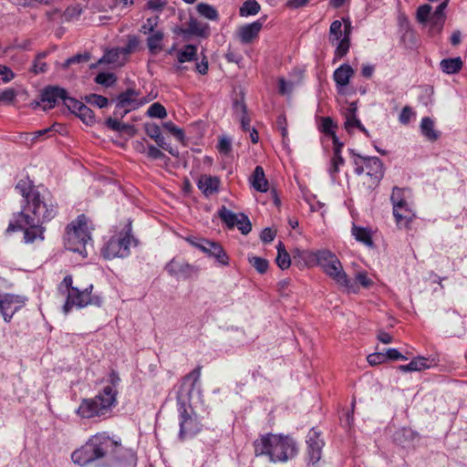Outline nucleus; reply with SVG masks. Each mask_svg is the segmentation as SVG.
I'll return each instance as SVG.
<instances>
[{
	"mask_svg": "<svg viewBox=\"0 0 467 467\" xmlns=\"http://www.w3.org/2000/svg\"><path fill=\"white\" fill-rule=\"evenodd\" d=\"M357 104L355 102H352L348 109V112L346 113V119L344 123V127L347 130L348 132H351L354 128H358L362 123L361 121L357 118Z\"/></svg>",
	"mask_w": 467,
	"mask_h": 467,
	"instance_id": "30",
	"label": "nucleus"
},
{
	"mask_svg": "<svg viewBox=\"0 0 467 467\" xmlns=\"http://www.w3.org/2000/svg\"><path fill=\"white\" fill-rule=\"evenodd\" d=\"M16 95V91L12 88L4 89L0 91V103L11 104L15 101Z\"/></svg>",
	"mask_w": 467,
	"mask_h": 467,
	"instance_id": "50",
	"label": "nucleus"
},
{
	"mask_svg": "<svg viewBox=\"0 0 467 467\" xmlns=\"http://www.w3.org/2000/svg\"><path fill=\"white\" fill-rule=\"evenodd\" d=\"M145 131L146 134L151 139L159 138V135L161 133L160 127L155 123H146Z\"/></svg>",
	"mask_w": 467,
	"mask_h": 467,
	"instance_id": "58",
	"label": "nucleus"
},
{
	"mask_svg": "<svg viewBox=\"0 0 467 467\" xmlns=\"http://www.w3.org/2000/svg\"><path fill=\"white\" fill-rule=\"evenodd\" d=\"M255 456L266 455L272 462H285L298 452L296 441L289 436L267 433L254 441Z\"/></svg>",
	"mask_w": 467,
	"mask_h": 467,
	"instance_id": "4",
	"label": "nucleus"
},
{
	"mask_svg": "<svg viewBox=\"0 0 467 467\" xmlns=\"http://www.w3.org/2000/svg\"><path fill=\"white\" fill-rule=\"evenodd\" d=\"M463 67L462 60L460 57L442 59L440 67L442 72L452 75L460 72Z\"/></svg>",
	"mask_w": 467,
	"mask_h": 467,
	"instance_id": "27",
	"label": "nucleus"
},
{
	"mask_svg": "<svg viewBox=\"0 0 467 467\" xmlns=\"http://www.w3.org/2000/svg\"><path fill=\"white\" fill-rule=\"evenodd\" d=\"M293 82L286 81L285 78H280L278 81L279 93L282 95L290 94L293 90Z\"/></svg>",
	"mask_w": 467,
	"mask_h": 467,
	"instance_id": "57",
	"label": "nucleus"
},
{
	"mask_svg": "<svg viewBox=\"0 0 467 467\" xmlns=\"http://www.w3.org/2000/svg\"><path fill=\"white\" fill-rule=\"evenodd\" d=\"M317 251L296 248L292 251V259L298 267L317 266Z\"/></svg>",
	"mask_w": 467,
	"mask_h": 467,
	"instance_id": "17",
	"label": "nucleus"
},
{
	"mask_svg": "<svg viewBox=\"0 0 467 467\" xmlns=\"http://www.w3.org/2000/svg\"><path fill=\"white\" fill-rule=\"evenodd\" d=\"M184 32L200 37H208L210 35V26L208 24L200 22L195 18H191L188 23V27Z\"/></svg>",
	"mask_w": 467,
	"mask_h": 467,
	"instance_id": "25",
	"label": "nucleus"
},
{
	"mask_svg": "<svg viewBox=\"0 0 467 467\" xmlns=\"http://www.w3.org/2000/svg\"><path fill=\"white\" fill-rule=\"evenodd\" d=\"M431 6L428 4L421 5L417 9V20L419 23L425 24L428 20L431 21Z\"/></svg>",
	"mask_w": 467,
	"mask_h": 467,
	"instance_id": "45",
	"label": "nucleus"
},
{
	"mask_svg": "<svg viewBox=\"0 0 467 467\" xmlns=\"http://www.w3.org/2000/svg\"><path fill=\"white\" fill-rule=\"evenodd\" d=\"M393 216L399 228L410 229V223L416 218L415 211L410 203L393 209Z\"/></svg>",
	"mask_w": 467,
	"mask_h": 467,
	"instance_id": "16",
	"label": "nucleus"
},
{
	"mask_svg": "<svg viewBox=\"0 0 467 467\" xmlns=\"http://www.w3.org/2000/svg\"><path fill=\"white\" fill-rule=\"evenodd\" d=\"M138 45H139V39L137 36H129L127 45L123 48L124 53H126V54L131 53L133 50H135V48L138 47Z\"/></svg>",
	"mask_w": 467,
	"mask_h": 467,
	"instance_id": "63",
	"label": "nucleus"
},
{
	"mask_svg": "<svg viewBox=\"0 0 467 467\" xmlns=\"http://www.w3.org/2000/svg\"><path fill=\"white\" fill-rule=\"evenodd\" d=\"M67 92L66 88L58 86L48 85L45 87L40 93L43 109L46 111L54 109L59 100L64 102Z\"/></svg>",
	"mask_w": 467,
	"mask_h": 467,
	"instance_id": "14",
	"label": "nucleus"
},
{
	"mask_svg": "<svg viewBox=\"0 0 467 467\" xmlns=\"http://www.w3.org/2000/svg\"><path fill=\"white\" fill-rule=\"evenodd\" d=\"M291 255L287 253H278L275 263L282 270L287 269L291 265Z\"/></svg>",
	"mask_w": 467,
	"mask_h": 467,
	"instance_id": "51",
	"label": "nucleus"
},
{
	"mask_svg": "<svg viewBox=\"0 0 467 467\" xmlns=\"http://www.w3.org/2000/svg\"><path fill=\"white\" fill-rule=\"evenodd\" d=\"M260 5L256 0H246L240 7L239 13L241 16H250L258 14Z\"/></svg>",
	"mask_w": 467,
	"mask_h": 467,
	"instance_id": "37",
	"label": "nucleus"
},
{
	"mask_svg": "<svg viewBox=\"0 0 467 467\" xmlns=\"http://www.w3.org/2000/svg\"><path fill=\"white\" fill-rule=\"evenodd\" d=\"M116 80L117 78L115 75L109 72H100L95 78V82L97 84L105 87H111L116 82Z\"/></svg>",
	"mask_w": 467,
	"mask_h": 467,
	"instance_id": "41",
	"label": "nucleus"
},
{
	"mask_svg": "<svg viewBox=\"0 0 467 467\" xmlns=\"http://www.w3.org/2000/svg\"><path fill=\"white\" fill-rule=\"evenodd\" d=\"M308 465H315L319 462L322 456V448L324 441L320 438V433L315 429H311L306 436Z\"/></svg>",
	"mask_w": 467,
	"mask_h": 467,
	"instance_id": "15",
	"label": "nucleus"
},
{
	"mask_svg": "<svg viewBox=\"0 0 467 467\" xmlns=\"http://www.w3.org/2000/svg\"><path fill=\"white\" fill-rule=\"evenodd\" d=\"M264 21L259 19L250 24H246L239 28L238 35L242 43L248 44L255 39L262 27Z\"/></svg>",
	"mask_w": 467,
	"mask_h": 467,
	"instance_id": "21",
	"label": "nucleus"
},
{
	"mask_svg": "<svg viewBox=\"0 0 467 467\" xmlns=\"http://www.w3.org/2000/svg\"><path fill=\"white\" fill-rule=\"evenodd\" d=\"M276 232L273 230L272 228L266 227L265 228L260 235V238L262 242L264 243H270L272 242L275 237Z\"/></svg>",
	"mask_w": 467,
	"mask_h": 467,
	"instance_id": "61",
	"label": "nucleus"
},
{
	"mask_svg": "<svg viewBox=\"0 0 467 467\" xmlns=\"http://www.w3.org/2000/svg\"><path fill=\"white\" fill-rule=\"evenodd\" d=\"M354 70L348 64H343L333 74L334 81L337 87H346L353 76Z\"/></svg>",
	"mask_w": 467,
	"mask_h": 467,
	"instance_id": "23",
	"label": "nucleus"
},
{
	"mask_svg": "<svg viewBox=\"0 0 467 467\" xmlns=\"http://www.w3.org/2000/svg\"><path fill=\"white\" fill-rule=\"evenodd\" d=\"M219 217L221 220L226 224L229 229H233L235 227L237 223V217H240V213L236 214L232 211L226 209V207L223 206L218 212Z\"/></svg>",
	"mask_w": 467,
	"mask_h": 467,
	"instance_id": "35",
	"label": "nucleus"
},
{
	"mask_svg": "<svg viewBox=\"0 0 467 467\" xmlns=\"http://www.w3.org/2000/svg\"><path fill=\"white\" fill-rule=\"evenodd\" d=\"M235 226L244 235L248 234L252 230V224L247 215L241 213L240 217H237V223Z\"/></svg>",
	"mask_w": 467,
	"mask_h": 467,
	"instance_id": "43",
	"label": "nucleus"
},
{
	"mask_svg": "<svg viewBox=\"0 0 467 467\" xmlns=\"http://www.w3.org/2000/svg\"><path fill=\"white\" fill-rule=\"evenodd\" d=\"M91 56L89 52H84L83 54H77L70 57H68L63 67H68L69 66L73 64H79V63H86L90 59Z\"/></svg>",
	"mask_w": 467,
	"mask_h": 467,
	"instance_id": "46",
	"label": "nucleus"
},
{
	"mask_svg": "<svg viewBox=\"0 0 467 467\" xmlns=\"http://www.w3.org/2000/svg\"><path fill=\"white\" fill-rule=\"evenodd\" d=\"M408 192L409 191L407 189L400 188V187H397V186H395L392 189V193H391V196H390V201H391L393 209H395L397 207H400L401 205H405V204L409 203L408 201H407V195H406V193Z\"/></svg>",
	"mask_w": 467,
	"mask_h": 467,
	"instance_id": "34",
	"label": "nucleus"
},
{
	"mask_svg": "<svg viewBox=\"0 0 467 467\" xmlns=\"http://www.w3.org/2000/svg\"><path fill=\"white\" fill-rule=\"evenodd\" d=\"M317 265L337 285L345 287L348 292L357 293L358 287L348 278L338 257L327 249L317 250Z\"/></svg>",
	"mask_w": 467,
	"mask_h": 467,
	"instance_id": "6",
	"label": "nucleus"
},
{
	"mask_svg": "<svg viewBox=\"0 0 467 467\" xmlns=\"http://www.w3.org/2000/svg\"><path fill=\"white\" fill-rule=\"evenodd\" d=\"M449 4V0L441 2L431 16V26L440 30L444 23L445 14L444 11Z\"/></svg>",
	"mask_w": 467,
	"mask_h": 467,
	"instance_id": "31",
	"label": "nucleus"
},
{
	"mask_svg": "<svg viewBox=\"0 0 467 467\" xmlns=\"http://www.w3.org/2000/svg\"><path fill=\"white\" fill-rule=\"evenodd\" d=\"M105 124L109 129L119 132L123 123L119 121L116 118L109 117L106 119Z\"/></svg>",
	"mask_w": 467,
	"mask_h": 467,
	"instance_id": "64",
	"label": "nucleus"
},
{
	"mask_svg": "<svg viewBox=\"0 0 467 467\" xmlns=\"http://www.w3.org/2000/svg\"><path fill=\"white\" fill-rule=\"evenodd\" d=\"M130 231V229H128L125 232H120L119 234L110 237L102 247L101 255L107 260L129 256L130 254V246L131 242L134 241Z\"/></svg>",
	"mask_w": 467,
	"mask_h": 467,
	"instance_id": "11",
	"label": "nucleus"
},
{
	"mask_svg": "<svg viewBox=\"0 0 467 467\" xmlns=\"http://www.w3.org/2000/svg\"><path fill=\"white\" fill-rule=\"evenodd\" d=\"M351 30V22L348 18L343 19V23L339 20L331 23L328 38L330 43L336 46L334 60L340 59L348 54Z\"/></svg>",
	"mask_w": 467,
	"mask_h": 467,
	"instance_id": "9",
	"label": "nucleus"
},
{
	"mask_svg": "<svg viewBox=\"0 0 467 467\" xmlns=\"http://www.w3.org/2000/svg\"><path fill=\"white\" fill-rule=\"evenodd\" d=\"M159 22V16H151L147 18L145 23L141 26L140 32L143 34H150L156 31V26Z\"/></svg>",
	"mask_w": 467,
	"mask_h": 467,
	"instance_id": "49",
	"label": "nucleus"
},
{
	"mask_svg": "<svg viewBox=\"0 0 467 467\" xmlns=\"http://www.w3.org/2000/svg\"><path fill=\"white\" fill-rule=\"evenodd\" d=\"M15 77L16 74L9 67L5 65H0V81L2 83L6 84L13 80Z\"/></svg>",
	"mask_w": 467,
	"mask_h": 467,
	"instance_id": "52",
	"label": "nucleus"
},
{
	"mask_svg": "<svg viewBox=\"0 0 467 467\" xmlns=\"http://www.w3.org/2000/svg\"><path fill=\"white\" fill-rule=\"evenodd\" d=\"M345 163V160L342 157V153L333 152V156L330 160L328 167V172L333 180L336 179L337 174L339 172V169Z\"/></svg>",
	"mask_w": 467,
	"mask_h": 467,
	"instance_id": "36",
	"label": "nucleus"
},
{
	"mask_svg": "<svg viewBox=\"0 0 467 467\" xmlns=\"http://www.w3.org/2000/svg\"><path fill=\"white\" fill-rule=\"evenodd\" d=\"M250 183L257 192H266L268 191V181L265 178L262 166L258 165L254 168V172L250 177Z\"/></svg>",
	"mask_w": 467,
	"mask_h": 467,
	"instance_id": "22",
	"label": "nucleus"
},
{
	"mask_svg": "<svg viewBox=\"0 0 467 467\" xmlns=\"http://www.w3.org/2000/svg\"><path fill=\"white\" fill-rule=\"evenodd\" d=\"M420 128L421 134L429 141H435L440 137V132L434 129V121L430 117L421 119Z\"/></svg>",
	"mask_w": 467,
	"mask_h": 467,
	"instance_id": "26",
	"label": "nucleus"
},
{
	"mask_svg": "<svg viewBox=\"0 0 467 467\" xmlns=\"http://www.w3.org/2000/svg\"><path fill=\"white\" fill-rule=\"evenodd\" d=\"M428 361V358L419 356L412 358L407 365H400L399 369L402 372L421 371L431 367Z\"/></svg>",
	"mask_w": 467,
	"mask_h": 467,
	"instance_id": "29",
	"label": "nucleus"
},
{
	"mask_svg": "<svg viewBox=\"0 0 467 467\" xmlns=\"http://www.w3.org/2000/svg\"><path fill=\"white\" fill-rule=\"evenodd\" d=\"M77 116L86 124L90 125L95 122V115L91 109L87 105H83Z\"/></svg>",
	"mask_w": 467,
	"mask_h": 467,
	"instance_id": "42",
	"label": "nucleus"
},
{
	"mask_svg": "<svg viewBox=\"0 0 467 467\" xmlns=\"http://www.w3.org/2000/svg\"><path fill=\"white\" fill-rule=\"evenodd\" d=\"M27 301V297L12 293H0V315L5 322L9 323L14 315L21 310Z\"/></svg>",
	"mask_w": 467,
	"mask_h": 467,
	"instance_id": "12",
	"label": "nucleus"
},
{
	"mask_svg": "<svg viewBox=\"0 0 467 467\" xmlns=\"http://www.w3.org/2000/svg\"><path fill=\"white\" fill-rule=\"evenodd\" d=\"M414 115L415 112L412 110V109L410 106H405L400 113L399 121L402 125H408Z\"/></svg>",
	"mask_w": 467,
	"mask_h": 467,
	"instance_id": "53",
	"label": "nucleus"
},
{
	"mask_svg": "<svg viewBox=\"0 0 467 467\" xmlns=\"http://www.w3.org/2000/svg\"><path fill=\"white\" fill-rule=\"evenodd\" d=\"M147 115L150 118L164 119L167 116V111L164 106L159 102H155L149 107Z\"/></svg>",
	"mask_w": 467,
	"mask_h": 467,
	"instance_id": "40",
	"label": "nucleus"
},
{
	"mask_svg": "<svg viewBox=\"0 0 467 467\" xmlns=\"http://www.w3.org/2000/svg\"><path fill=\"white\" fill-rule=\"evenodd\" d=\"M367 360L371 366H376L384 363L386 358L384 352H375L369 354L367 358Z\"/></svg>",
	"mask_w": 467,
	"mask_h": 467,
	"instance_id": "56",
	"label": "nucleus"
},
{
	"mask_svg": "<svg viewBox=\"0 0 467 467\" xmlns=\"http://www.w3.org/2000/svg\"><path fill=\"white\" fill-rule=\"evenodd\" d=\"M249 264L261 275L265 274L269 267V262L259 256H249Z\"/></svg>",
	"mask_w": 467,
	"mask_h": 467,
	"instance_id": "39",
	"label": "nucleus"
},
{
	"mask_svg": "<svg viewBox=\"0 0 467 467\" xmlns=\"http://www.w3.org/2000/svg\"><path fill=\"white\" fill-rule=\"evenodd\" d=\"M163 38L164 33L161 30H156L149 34L147 47L150 54L155 55L162 49Z\"/></svg>",
	"mask_w": 467,
	"mask_h": 467,
	"instance_id": "28",
	"label": "nucleus"
},
{
	"mask_svg": "<svg viewBox=\"0 0 467 467\" xmlns=\"http://www.w3.org/2000/svg\"><path fill=\"white\" fill-rule=\"evenodd\" d=\"M93 285H89L83 290L71 288L70 293H67L66 301L62 306V311L65 315H68L73 307L83 308L89 305L100 306L102 298L99 296L92 295Z\"/></svg>",
	"mask_w": 467,
	"mask_h": 467,
	"instance_id": "10",
	"label": "nucleus"
},
{
	"mask_svg": "<svg viewBox=\"0 0 467 467\" xmlns=\"http://www.w3.org/2000/svg\"><path fill=\"white\" fill-rule=\"evenodd\" d=\"M16 190L23 197L22 210L12 214L6 233L23 232L25 244L42 242L46 232L44 223L57 213V202L47 190L35 185L28 176L18 181Z\"/></svg>",
	"mask_w": 467,
	"mask_h": 467,
	"instance_id": "1",
	"label": "nucleus"
},
{
	"mask_svg": "<svg viewBox=\"0 0 467 467\" xmlns=\"http://www.w3.org/2000/svg\"><path fill=\"white\" fill-rule=\"evenodd\" d=\"M88 102L98 106L99 109L105 108L109 104V100L106 97L98 94L90 95L88 98Z\"/></svg>",
	"mask_w": 467,
	"mask_h": 467,
	"instance_id": "55",
	"label": "nucleus"
},
{
	"mask_svg": "<svg viewBox=\"0 0 467 467\" xmlns=\"http://www.w3.org/2000/svg\"><path fill=\"white\" fill-rule=\"evenodd\" d=\"M384 355H385L386 361L388 359H390V360H398V359L406 360L407 359V358L405 356H403L397 348H389L386 350V352H384Z\"/></svg>",
	"mask_w": 467,
	"mask_h": 467,
	"instance_id": "59",
	"label": "nucleus"
},
{
	"mask_svg": "<svg viewBox=\"0 0 467 467\" xmlns=\"http://www.w3.org/2000/svg\"><path fill=\"white\" fill-rule=\"evenodd\" d=\"M163 127L178 140H182L184 139V132L182 129L178 128L172 121H166L163 123Z\"/></svg>",
	"mask_w": 467,
	"mask_h": 467,
	"instance_id": "54",
	"label": "nucleus"
},
{
	"mask_svg": "<svg viewBox=\"0 0 467 467\" xmlns=\"http://www.w3.org/2000/svg\"><path fill=\"white\" fill-rule=\"evenodd\" d=\"M197 13L211 21H218L219 20V13L218 11L211 5L206 3H199L196 5Z\"/></svg>",
	"mask_w": 467,
	"mask_h": 467,
	"instance_id": "32",
	"label": "nucleus"
},
{
	"mask_svg": "<svg viewBox=\"0 0 467 467\" xmlns=\"http://www.w3.org/2000/svg\"><path fill=\"white\" fill-rule=\"evenodd\" d=\"M46 57V53H40L36 56L33 62L32 71L35 74L45 73L47 70V65L43 61Z\"/></svg>",
	"mask_w": 467,
	"mask_h": 467,
	"instance_id": "47",
	"label": "nucleus"
},
{
	"mask_svg": "<svg viewBox=\"0 0 467 467\" xmlns=\"http://www.w3.org/2000/svg\"><path fill=\"white\" fill-rule=\"evenodd\" d=\"M118 389L104 387L95 397L82 399L76 414L83 420H105L118 404Z\"/></svg>",
	"mask_w": 467,
	"mask_h": 467,
	"instance_id": "5",
	"label": "nucleus"
},
{
	"mask_svg": "<svg viewBox=\"0 0 467 467\" xmlns=\"http://www.w3.org/2000/svg\"><path fill=\"white\" fill-rule=\"evenodd\" d=\"M72 462L81 467H115L134 465L136 454L125 448L121 439L109 431H99L71 454Z\"/></svg>",
	"mask_w": 467,
	"mask_h": 467,
	"instance_id": "2",
	"label": "nucleus"
},
{
	"mask_svg": "<svg viewBox=\"0 0 467 467\" xmlns=\"http://www.w3.org/2000/svg\"><path fill=\"white\" fill-rule=\"evenodd\" d=\"M351 234L358 242L362 243L368 247H372L374 245L371 231L368 227H362L353 223Z\"/></svg>",
	"mask_w": 467,
	"mask_h": 467,
	"instance_id": "24",
	"label": "nucleus"
},
{
	"mask_svg": "<svg viewBox=\"0 0 467 467\" xmlns=\"http://www.w3.org/2000/svg\"><path fill=\"white\" fill-rule=\"evenodd\" d=\"M71 288H77L73 285V277L68 275H66L63 281L58 285V291L61 295L67 296V293H70Z\"/></svg>",
	"mask_w": 467,
	"mask_h": 467,
	"instance_id": "48",
	"label": "nucleus"
},
{
	"mask_svg": "<svg viewBox=\"0 0 467 467\" xmlns=\"http://www.w3.org/2000/svg\"><path fill=\"white\" fill-rule=\"evenodd\" d=\"M65 107L68 109L69 112L77 115V113L79 111V109L84 105L83 102L68 96V93L67 92L65 100L63 102Z\"/></svg>",
	"mask_w": 467,
	"mask_h": 467,
	"instance_id": "44",
	"label": "nucleus"
},
{
	"mask_svg": "<svg viewBox=\"0 0 467 467\" xmlns=\"http://www.w3.org/2000/svg\"><path fill=\"white\" fill-rule=\"evenodd\" d=\"M203 244L205 246L202 247V253L210 257H213L221 265L226 266L229 265V256L219 243L208 240L207 243Z\"/></svg>",
	"mask_w": 467,
	"mask_h": 467,
	"instance_id": "19",
	"label": "nucleus"
},
{
	"mask_svg": "<svg viewBox=\"0 0 467 467\" xmlns=\"http://www.w3.org/2000/svg\"><path fill=\"white\" fill-rule=\"evenodd\" d=\"M64 241L67 249L87 256L86 246L91 241V233L85 214H79L67 226Z\"/></svg>",
	"mask_w": 467,
	"mask_h": 467,
	"instance_id": "7",
	"label": "nucleus"
},
{
	"mask_svg": "<svg viewBox=\"0 0 467 467\" xmlns=\"http://www.w3.org/2000/svg\"><path fill=\"white\" fill-rule=\"evenodd\" d=\"M348 153L354 166V172L358 176L366 172L373 184H379L385 171L382 161L375 156L361 155L354 149H348Z\"/></svg>",
	"mask_w": 467,
	"mask_h": 467,
	"instance_id": "8",
	"label": "nucleus"
},
{
	"mask_svg": "<svg viewBox=\"0 0 467 467\" xmlns=\"http://www.w3.org/2000/svg\"><path fill=\"white\" fill-rule=\"evenodd\" d=\"M221 181L217 176L203 174L197 181V187L205 197H210L219 192Z\"/></svg>",
	"mask_w": 467,
	"mask_h": 467,
	"instance_id": "18",
	"label": "nucleus"
},
{
	"mask_svg": "<svg viewBox=\"0 0 467 467\" xmlns=\"http://www.w3.org/2000/svg\"><path fill=\"white\" fill-rule=\"evenodd\" d=\"M197 47L188 44L177 53V59L180 63L190 62L197 59Z\"/></svg>",
	"mask_w": 467,
	"mask_h": 467,
	"instance_id": "33",
	"label": "nucleus"
},
{
	"mask_svg": "<svg viewBox=\"0 0 467 467\" xmlns=\"http://www.w3.org/2000/svg\"><path fill=\"white\" fill-rule=\"evenodd\" d=\"M108 381L109 385H107L106 387H111L112 389H117V387L120 383V378L119 376V373L112 369L109 374Z\"/></svg>",
	"mask_w": 467,
	"mask_h": 467,
	"instance_id": "62",
	"label": "nucleus"
},
{
	"mask_svg": "<svg viewBox=\"0 0 467 467\" xmlns=\"http://www.w3.org/2000/svg\"><path fill=\"white\" fill-rule=\"evenodd\" d=\"M166 268L171 275H179L185 279L197 275L199 272L198 268L194 265L188 263L178 264L174 260H171Z\"/></svg>",
	"mask_w": 467,
	"mask_h": 467,
	"instance_id": "20",
	"label": "nucleus"
},
{
	"mask_svg": "<svg viewBox=\"0 0 467 467\" xmlns=\"http://www.w3.org/2000/svg\"><path fill=\"white\" fill-rule=\"evenodd\" d=\"M337 123L330 117H322L318 130L327 136H333L336 134Z\"/></svg>",
	"mask_w": 467,
	"mask_h": 467,
	"instance_id": "38",
	"label": "nucleus"
},
{
	"mask_svg": "<svg viewBox=\"0 0 467 467\" xmlns=\"http://www.w3.org/2000/svg\"><path fill=\"white\" fill-rule=\"evenodd\" d=\"M201 370L202 366H198L185 375L181 380L180 388L176 394L180 426L178 437L181 441L192 438L202 430V424L191 405L193 391H196L200 400L202 398V390L200 384Z\"/></svg>",
	"mask_w": 467,
	"mask_h": 467,
	"instance_id": "3",
	"label": "nucleus"
},
{
	"mask_svg": "<svg viewBox=\"0 0 467 467\" xmlns=\"http://www.w3.org/2000/svg\"><path fill=\"white\" fill-rule=\"evenodd\" d=\"M167 5L166 0H148L147 7L152 11H161Z\"/></svg>",
	"mask_w": 467,
	"mask_h": 467,
	"instance_id": "60",
	"label": "nucleus"
},
{
	"mask_svg": "<svg viewBox=\"0 0 467 467\" xmlns=\"http://www.w3.org/2000/svg\"><path fill=\"white\" fill-rule=\"evenodd\" d=\"M139 92L133 88H127L125 91L119 94L117 97L116 107L114 110V116L119 114V109H123L122 113H119L122 119L130 111L139 109L143 104L150 101V99H138Z\"/></svg>",
	"mask_w": 467,
	"mask_h": 467,
	"instance_id": "13",
	"label": "nucleus"
}]
</instances>
